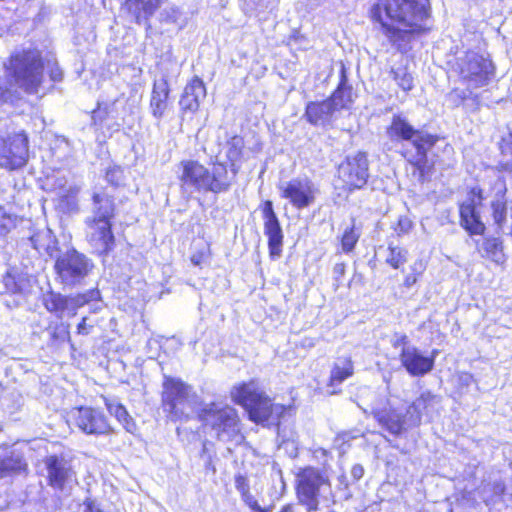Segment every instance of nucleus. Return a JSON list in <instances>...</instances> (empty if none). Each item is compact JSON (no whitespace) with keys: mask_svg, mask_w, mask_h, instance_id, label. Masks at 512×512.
Wrapping results in <instances>:
<instances>
[{"mask_svg":"<svg viewBox=\"0 0 512 512\" xmlns=\"http://www.w3.org/2000/svg\"><path fill=\"white\" fill-rule=\"evenodd\" d=\"M388 43L401 53L411 49L415 35L425 29L429 0H378L371 10Z\"/></svg>","mask_w":512,"mask_h":512,"instance_id":"f257e3e1","label":"nucleus"},{"mask_svg":"<svg viewBox=\"0 0 512 512\" xmlns=\"http://www.w3.org/2000/svg\"><path fill=\"white\" fill-rule=\"evenodd\" d=\"M178 178L181 190L188 194L194 192L217 194L226 192L231 186L227 168L222 163L215 164L212 171H209L198 161L184 160L180 163Z\"/></svg>","mask_w":512,"mask_h":512,"instance_id":"f03ea898","label":"nucleus"},{"mask_svg":"<svg viewBox=\"0 0 512 512\" xmlns=\"http://www.w3.org/2000/svg\"><path fill=\"white\" fill-rule=\"evenodd\" d=\"M231 397L236 404L241 405L247 411L249 419L255 423L278 424L286 411L284 405L272 403L271 399L254 381L234 387Z\"/></svg>","mask_w":512,"mask_h":512,"instance_id":"7ed1b4c3","label":"nucleus"},{"mask_svg":"<svg viewBox=\"0 0 512 512\" xmlns=\"http://www.w3.org/2000/svg\"><path fill=\"white\" fill-rule=\"evenodd\" d=\"M7 81L26 93H37L43 81L41 52L35 48L15 51L4 64Z\"/></svg>","mask_w":512,"mask_h":512,"instance_id":"20e7f679","label":"nucleus"},{"mask_svg":"<svg viewBox=\"0 0 512 512\" xmlns=\"http://www.w3.org/2000/svg\"><path fill=\"white\" fill-rule=\"evenodd\" d=\"M114 201L105 193L93 194L91 216L85 220L87 239L100 254H107L114 245L111 219L114 216Z\"/></svg>","mask_w":512,"mask_h":512,"instance_id":"39448f33","label":"nucleus"},{"mask_svg":"<svg viewBox=\"0 0 512 512\" xmlns=\"http://www.w3.org/2000/svg\"><path fill=\"white\" fill-rule=\"evenodd\" d=\"M199 416L207 426L211 427L217 440L235 446L243 442L244 436L241 433L239 417L234 408L211 403L201 410Z\"/></svg>","mask_w":512,"mask_h":512,"instance_id":"423d86ee","label":"nucleus"},{"mask_svg":"<svg viewBox=\"0 0 512 512\" xmlns=\"http://www.w3.org/2000/svg\"><path fill=\"white\" fill-rule=\"evenodd\" d=\"M387 134L391 140L411 141L416 154L408 157V161L423 173L427 162V152L436 143V138L431 134L414 129L406 119L398 115L393 116Z\"/></svg>","mask_w":512,"mask_h":512,"instance_id":"0eeeda50","label":"nucleus"},{"mask_svg":"<svg viewBox=\"0 0 512 512\" xmlns=\"http://www.w3.org/2000/svg\"><path fill=\"white\" fill-rule=\"evenodd\" d=\"M162 402L172 419L181 420L189 418L196 411L198 396L181 380L165 377Z\"/></svg>","mask_w":512,"mask_h":512,"instance_id":"6e6552de","label":"nucleus"},{"mask_svg":"<svg viewBox=\"0 0 512 512\" xmlns=\"http://www.w3.org/2000/svg\"><path fill=\"white\" fill-rule=\"evenodd\" d=\"M453 69L471 88L487 85L494 75L492 61L474 51L460 53L455 59Z\"/></svg>","mask_w":512,"mask_h":512,"instance_id":"1a4fd4ad","label":"nucleus"},{"mask_svg":"<svg viewBox=\"0 0 512 512\" xmlns=\"http://www.w3.org/2000/svg\"><path fill=\"white\" fill-rule=\"evenodd\" d=\"M331 493L328 477L320 470L312 467L303 469L297 475V496L308 512L317 511L319 497Z\"/></svg>","mask_w":512,"mask_h":512,"instance_id":"9d476101","label":"nucleus"},{"mask_svg":"<svg viewBox=\"0 0 512 512\" xmlns=\"http://www.w3.org/2000/svg\"><path fill=\"white\" fill-rule=\"evenodd\" d=\"M48 485L61 493L68 494L78 483L73 458L67 453L48 455L43 459Z\"/></svg>","mask_w":512,"mask_h":512,"instance_id":"9b49d317","label":"nucleus"},{"mask_svg":"<svg viewBox=\"0 0 512 512\" xmlns=\"http://www.w3.org/2000/svg\"><path fill=\"white\" fill-rule=\"evenodd\" d=\"M94 267L93 262L75 249H68L55 261V271L60 282L69 287L81 284Z\"/></svg>","mask_w":512,"mask_h":512,"instance_id":"f8f14e48","label":"nucleus"},{"mask_svg":"<svg viewBox=\"0 0 512 512\" xmlns=\"http://www.w3.org/2000/svg\"><path fill=\"white\" fill-rule=\"evenodd\" d=\"M361 392L362 394L373 395L375 397L370 404L371 412L374 414L379 424L391 434L399 435L409 428L418 426L417 424L410 423V414H407V410L405 414H401L395 409H387L386 403L388 400L386 396L378 397L376 393L368 387L362 388Z\"/></svg>","mask_w":512,"mask_h":512,"instance_id":"ddd939ff","label":"nucleus"},{"mask_svg":"<svg viewBox=\"0 0 512 512\" xmlns=\"http://www.w3.org/2000/svg\"><path fill=\"white\" fill-rule=\"evenodd\" d=\"M368 159L365 153L349 155L338 167L339 178L349 189H360L368 180Z\"/></svg>","mask_w":512,"mask_h":512,"instance_id":"4468645a","label":"nucleus"},{"mask_svg":"<svg viewBox=\"0 0 512 512\" xmlns=\"http://www.w3.org/2000/svg\"><path fill=\"white\" fill-rule=\"evenodd\" d=\"M28 159V139L18 133L7 138L0 137V166L17 169L24 166Z\"/></svg>","mask_w":512,"mask_h":512,"instance_id":"2eb2a0df","label":"nucleus"},{"mask_svg":"<svg viewBox=\"0 0 512 512\" xmlns=\"http://www.w3.org/2000/svg\"><path fill=\"white\" fill-rule=\"evenodd\" d=\"M73 423L84 433L92 435H105L112 432L107 417L98 409L79 407L71 411Z\"/></svg>","mask_w":512,"mask_h":512,"instance_id":"dca6fc26","label":"nucleus"},{"mask_svg":"<svg viewBox=\"0 0 512 512\" xmlns=\"http://www.w3.org/2000/svg\"><path fill=\"white\" fill-rule=\"evenodd\" d=\"M283 198L289 200L293 207L302 210L314 204L319 193L317 186L308 178H296L282 186Z\"/></svg>","mask_w":512,"mask_h":512,"instance_id":"f3484780","label":"nucleus"},{"mask_svg":"<svg viewBox=\"0 0 512 512\" xmlns=\"http://www.w3.org/2000/svg\"><path fill=\"white\" fill-rule=\"evenodd\" d=\"M483 200L482 189L473 187L468 193L467 199L460 205L461 225L470 234L481 235L485 230V225L476 211L477 205H481Z\"/></svg>","mask_w":512,"mask_h":512,"instance_id":"a211bd4d","label":"nucleus"},{"mask_svg":"<svg viewBox=\"0 0 512 512\" xmlns=\"http://www.w3.org/2000/svg\"><path fill=\"white\" fill-rule=\"evenodd\" d=\"M262 217L264 221V234L268 238L269 254L272 259L281 256L283 246V231L277 215L274 212L273 204L267 200L263 204Z\"/></svg>","mask_w":512,"mask_h":512,"instance_id":"6ab92c4d","label":"nucleus"},{"mask_svg":"<svg viewBox=\"0 0 512 512\" xmlns=\"http://www.w3.org/2000/svg\"><path fill=\"white\" fill-rule=\"evenodd\" d=\"M90 299L87 295L67 297L50 291L44 295L43 302L49 312L55 314L58 318H64L74 316L77 309L85 305Z\"/></svg>","mask_w":512,"mask_h":512,"instance_id":"aec40b11","label":"nucleus"},{"mask_svg":"<svg viewBox=\"0 0 512 512\" xmlns=\"http://www.w3.org/2000/svg\"><path fill=\"white\" fill-rule=\"evenodd\" d=\"M436 354L434 350L432 356H424L415 346H406L402 347L400 361L411 376H423L433 369Z\"/></svg>","mask_w":512,"mask_h":512,"instance_id":"412c9836","label":"nucleus"},{"mask_svg":"<svg viewBox=\"0 0 512 512\" xmlns=\"http://www.w3.org/2000/svg\"><path fill=\"white\" fill-rule=\"evenodd\" d=\"M336 111L328 98L323 101H311L306 105L305 117L314 126L331 125L336 118Z\"/></svg>","mask_w":512,"mask_h":512,"instance_id":"4be33fe9","label":"nucleus"},{"mask_svg":"<svg viewBox=\"0 0 512 512\" xmlns=\"http://www.w3.org/2000/svg\"><path fill=\"white\" fill-rule=\"evenodd\" d=\"M355 98L356 94L353 91V87L348 83L346 70L342 65L339 84L328 100L331 102L336 113H338L342 110H350Z\"/></svg>","mask_w":512,"mask_h":512,"instance_id":"5701e85b","label":"nucleus"},{"mask_svg":"<svg viewBox=\"0 0 512 512\" xmlns=\"http://www.w3.org/2000/svg\"><path fill=\"white\" fill-rule=\"evenodd\" d=\"M493 200L491 202L492 216L498 226L506 221L507 206L505 195L507 192L505 179L498 175L491 186Z\"/></svg>","mask_w":512,"mask_h":512,"instance_id":"b1692460","label":"nucleus"},{"mask_svg":"<svg viewBox=\"0 0 512 512\" xmlns=\"http://www.w3.org/2000/svg\"><path fill=\"white\" fill-rule=\"evenodd\" d=\"M206 96V89L203 81L195 77L184 88L179 105L183 111L195 112L198 110L200 100Z\"/></svg>","mask_w":512,"mask_h":512,"instance_id":"393cba45","label":"nucleus"},{"mask_svg":"<svg viewBox=\"0 0 512 512\" xmlns=\"http://www.w3.org/2000/svg\"><path fill=\"white\" fill-rule=\"evenodd\" d=\"M29 240L38 252H45L49 257L55 259V261L59 256H62L58 247V241L50 229L36 232Z\"/></svg>","mask_w":512,"mask_h":512,"instance_id":"a878e982","label":"nucleus"},{"mask_svg":"<svg viewBox=\"0 0 512 512\" xmlns=\"http://www.w3.org/2000/svg\"><path fill=\"white\" fill-rule=\"evenodd\" d=\"M169 96V85L166 79L162 78L154 82L150 108L155 118L160 119L167 108V99Z\"/></svg>","mask_w":512,"mask_h":512,"instance_id":"bb28decb","label":"nucleus"},{"mask_svg":"<svg viewBox=\"0 0 512 512\" xmlns=\"http://www.w3.org/2000/svg\"><path fill=\"white\" fill-rule=\"evenodd\" d=\"M354 374V365L350 357H338L331 368L329 387L336 388Z\"/></svg>","mask_w":512,"mask_h":512,"instance_id":"cd10ccee","label":"nucleus"},{"mask_svg":"<svg viewBox=\"0 0 512 512\" xmlns=\"http://www.w3.org/2000/svg\"><path fill=\"white\" fill-rule=\"evenodd\" d=\"M436 403H438L436 395L430 391L423 392L407 407V414H410V423L420 425L422 413L428 412Z\"/></svg>","mask_w":512,"mask_h":512,"instance_id":"c85d7f7f","label":"nucleus"},{"mask_svg":"<svg viewBox=\"0 0 512 512\" xmlns=\"http://www.w3.org/2000/svg\"><path fill=\"white\" fill-rule=\"evenodd\" d=\"M26 470L27 463L20 453L11 451L3 458H0V480L20 474Z\"/></svg>","mask_w":512,"mask_h":512,"instance_id":"c756f323","label":"nucleus"},{"mask_svg":"<svg viewBox=\"0 0 512 512\" xmlns=\"http://www.w3.org/2000/svg\"><path fill=\"white\" fill-rule=\"evenodd\" d=\"M81 191V187L75 183L69 184V186L63 191L57 194L58 206L64 213H76L79 210L78 195Z\"/></svg>","mask_w":512,"mask_h":512,"instance_id":"7c9ffc66","label":"nucleus"},{"mask_svg":"<svg viewBox=\"0 0 512 512\" xmlns=\"http://www.w3.org/2000/svg\"><path fill=\"white\" fill-rule=\"evenodd\" d=\"M477 249L482 257L490 259L497 264H503L506 260L502 241L499 238H487Z\"/></svg>","mask_w":512,"mask_h":512,"instance_id":"2f4dec72","label":"nucleus"},{"mask_svg":"<svg viewBox=\"0 0 512 512\" xmlns=\"http://www.w3.org/2000/svg\"><path fill=\"white\" fill-rule=\"evenodd\" d=\"M105 404L109 413L122 424L127 432L134 433L136 431V423L121 403L115 400H106Z\"/></svg>","mask_w":512,"mask_h":512,"instance_id":"473e14b6","label":"nucleus"},{"mask_svg":"<svg viewBox=\"0 0 512 512\" xmlns=\"http://www.w3.org/2000/svg\"><path fill=\"white\" fill-rule=\"evenodd\" d=\"M2 282L6 292L10 294H24L29 286L26 276L13 270L7 271Z\"/></svg>","mask_w":512,"mask_h":512,"instance_id":"72a5a7b5","label":"nucleus"},{"mask_svg":"<svg viewBox=\"0 0 512 512\" xmlns=\"http://www.w3.org/2000/svg\"><path fill=\"white\" fill-rule=\"evenodd\" d=\"M389 75L405 94L413 89L414 78L405 65L391 67Z\"/></svg>","mask_w":512,"mask_h":512,"instance_id":"f704fd0d","label":"nucleus"},{"mask_svg":"<svg viewBox=\"0 0 512 512\" xmlns=\"http://www.w3.org/2000/svg\"><path fill=\"white\" fill-rule=\"evenodd\" d=\"M504 491V482L501 480H496L493 483H484L479 489V494L485 504L490 505L494 502V498L501 496Z\"/></svg>","mask_w":512,"mask_h":512,"instance_id":"c9c22d12","label":"nucleus"},{"mask_svg":"<svg viewBox=\"0 0 512 512\" xmlns=\"http://www.w3.org/2000/svg\"><path fill=\"white\" fill-rule=\"evenodd\" d=\"M227 158L230 161L233 173H237L236 162L240 159L243 148V140L240 137H233L227 144Z\"/></svg>","mask_w":512,"mask_h":512,"instance_id":"e433bc0d","label":"nucleus"},{"mask_svg":"<svg viewBox=\"0 0 512 512\" xmlns=\"http://www.w3.org/2000/svg\"><path fill=\"white\" fill-rule=\"evenodd\" d=\"M408 252L406 249L398 246H389L388 255L386 256V262L394 269L400 268L407 261Z\"/></svg>","mask_w":512,"mask_h":512,"instance_id":"4c0bfd02","label":"nucleus"},{"mask_svg":"<svg viewBox=\"0 0 512 512\" xmlns=\"http://www.w3.org/2000/svg\"><path fill=\"white\" fill-rule=\"evenodd\" d=\"M45 186L48 191L58 194L59 192L66 189L69 186V184L65 176L52 175L50 177H47Z\"/></svg>","mask_w":512,"mask_h":512,"instance_id":"58836bf2","label":"nucleus"},{"mask_svg":"<svg viewBox=\"0 0 512 512\" xmlns=\"http://www.w3.org/2000/svg\"><path fill=\"white\" fill-rule=\"evenodd\" d=\"M358 239L359 235L355 232L353 227L346 229L341 239L342 250L346 253L351 252Z\"/></svg>","mask_w":512,"mask_h":512,"instance_id":"ea45409f","label":"nucleus"},{"mask_svg":"<svg viewBox=\"0 0 512 512\" xmlns=\"http://www.w3.org/2000/svg\"><path fill=\"white\" fill-rule=\"evenodd\" d=\"M15 99H17L16 91L12 88L4 87L0 83V107L6 103H12Z\"/></svg>","mask_w":512,"mask_h":512,"instance_id":"a19ab883","label":"nucleus"},{"mask_svg":"<svg viewBox=\"0 0 512 512\" xmlns=\"http://www.w3.org/2000/svg\"><path fill=\"white\" fill-rule=\"evenodd\" d=\"M48 69H49V76L52 81L58 82L61 81L63 78V72L61 68L58 66L57 62L54 61L51 63L50 61L47 62Z\"/></svg>","mask_w":512,"mask_h":512,"instance_id":"79ce46f5","label":"nucleus"},{"mask_svg":"<svg viewBox=\"0 0 512 512\" xmlns=\"http://www.w3.org/2000/svg\"><path fill=\"white\" fill-rule=\"evenodd\" d=\"M242 497V500L245 502L247 506H249L252 510L257 512H269L268 509L262 508L257 500L254 498V496L249 492Z\"/></svg>","mask_w":512,"mask_h":512,"instance_id":"37998d69","label":"nucleus"},{"mask_svg":"<svg viewBox=\"0 0 512 512\" xmlns=\"http://www.w3.org/2000/svg\"><path fill=\"white\" fill-rule=\"evenodd\" d=\"M50 334L54 340H61V341H64L69 335L67 327L64 326V324H59V325H56L55 327H53Z\"/></svg>","mask_w":512,"mask_h":512,"instance_id":"c03bdc74","label":"nucleus"},{"mask_svg":"<svg viewBox=\"0 0 512 512\" xmlns=\"http://www.w3.org/2000/svg\"><path fill=\"white\" fill-rule=\"evenodd\" d=\"M162 0H141L145 18L152 15Z\"/></svg>","mask_w":512,"mask_h":512,"instance_id":"a18cd8bd","label":"nucleus"},{"mask_svg":"<svg viewBox=\"0 0 512 512\" xmlns=\"http://www.w3.org/2000/svg\"><path fill=\"white\" fill-rule=\"evenodd\" d=\"M278 436H279V438H281L280 445L284 446V448L287 450H291V453H294L296 455L298 446H297V442L294 439V437H292L291 439H288V438L286 439L285 435H283L281 431L278 432Z\"/></svg>","mask_w":512,"mask_h":512,"instance_id":"49530a36","label":"nucleus"},{"mask_svg":"<svg viewBox=\"0 0 512 512\" xmlns=\"http://www.w3.org/2000/svg\"><path fill=\"white\" fill-rule=\"evenodd\" d=\"M235 487L240 492L241 496L250 492L248 481L242 475H237L235 477Z\"/></svg>","mask_w":512,"mask_h":512,"instance_id":"de8ad7c7","label":"nucleus"},{"mask_svg":"<svg viewBox=\"0 0 512 512\" xmlns=\"http://www.w3.org/2000/svg\"><path fill=\"white\" fill-rule=\"evenodd\" d=\"M82 512H103L100 505L93 499L87 498L82 505Z\"/></svg>","mask_w":512,"mask_h":512,"instance_id":"09e8293b","label":"nucleus"},{"mask_svg":"<svg viewBox=\"0 0 512 512\" xmlns=\"http://www.w3.org/2000/svg\"><path fill=\"white\" fill-rule=\"evenodd\" d=\"M411 228H412V222L409 218H407V217L399 218L398 224L396 227V231L398 233H407L410 231Z\"/></svg>","mask_w":512,"mask_h":512,"instance_id":"8fccbe9b","label":"nucleus"},{"mask_svg":"<svg viewBox=\"0 0 512 512\" xmlns=\"http://www.w3.org/2000/svg\"><path fill=\"white\" fill-rule=\"evenodd\" d=\"M207 259H208V255L203 251L196 252L191 256V262L195 266H201L203 263H205L207 261Z\"/></svg>","mask_w":512,"mask_h":512,"instance_id":"3c124183","label":"nucleus"},{"mask_svg":"<svg viewBox=\"0 0 512 512\" xmlns=\"http://www.w3.org/2000/svg\"><path fill=\"white\" fill-rule=\"evenodd\" d=\"M346 265L344 263H336L333 268L335 281L339 282L340 278L344 276Z\"/></svg>","mask_w":512,"mask_h":512,"instance_id":"603ef678","label":"nucleus"},{"mask_svg":"<svg viewBox=\"0 0 512 512\" xmlns=\"http://www.w3.org/2000/svg\"><path fill=\"white\" fill-rule=\"evenodd\" d=\"M119 173H120V171L117 170V169L108 170L106 172V179H107V181L112 183V184H118L119 178H118L117 175Z\"/></svg>","mask_w":512,"mask_h":512,"instance_id":"864d4df0","label":"nucleus"},{"mask_svg":"<svg viewBox=\"0 0 512 512\" xmlns=\"http://www.w3.org/2000/svg\"><path fill=\"white\" fill-rule=\"evenodd\" d=\"M351 475L355 480H359L364 475V469L361 465H354L351 469Z\"/></svg>","mask_w":512,"mask_h":512,"instance_id":"5fc2aeb1","label":"nucleus"},{"mask_svg":"<svg viewBox=\"0 0 512 512\" xmlns=\"http://www.w3.org/2000/svg\"><path fill=\"white\" fill-rule=\"evenodd\" d=\"M77 332L81 335H87L89 333V328L86 325V318H83L82 321L78 324Z\"/></svg>","mask_w":512,"mask_h":512,"instance_id":"6e6d98bb","label":"nucleus"},{"mask_svg":"<svg viewBox=\"0 0 512 512\" xmlns=\"http://www.w3.org/2000/svg\"><path fill=\"white\" fill-rule=\"evenodd\" d=\"M417 282V277L414 274H409L404 279V286L407 288L412 287Z\"/></svg>","mask_w":512,"mask_h":512,"instance_id":"4d7b16f0","label":"nucleus"},{"mask_svg":"<svg viewBox=\"0 0 512 512\" xmlns=\"http://www.w3.org/2000/svg\"><path fill=\"white\" fill-rule=\"evenodd\" d=\"M407 342H408V338H407V336H406V335H402L400 338H398V339L394 342L393 346H394L395 348H398V347H400V346L406 347V346H408V345H407Z\"/></svg>","mask_w":512,"mask_h":512,"instance_id":"13d9d810","label":"nucleus"},{"mask_svg":"<svg viewBox=\"0 0 512 512\" xmlns=\"http://www.w3.org/2000/svg\"><path fill=\"white\" fill-rule=\"evenodd\" d=\"M293 506L292 505H285L280 512H293Z\"/></svg>","mask_w":512,"mask_h":512,"instance_id":"bf43d9fd","label":"nucleus"},{"mask_svg":"<svg viewBox=\"0 0 512 512\" xmlns=\"http://www.w3.org/2000/svg\"><path fill=\"white\" fill-rule=\"evenodd\" d=\"M137 8H139V9H142V10H143V4L141 3V0H138V2H137Z\"/></svg>","mask_w":512,"mask_h":512,"instance_id":"052dcab7","label":"nucleus"},{"mask_svg":"<svg viewBox=\"0 0 512 512\" xmlns=\"http://www.w3.org/2000/svg\"><path fill=\"white\" fill-rule=\"evenodd\" d=\"M137 22L140 23L141 15L136 16Z\"/></svg>","mask_w":512,"mask_h":512,"instance_id":"680f3d73","label":"nucleus"},{"mask_svg":"<svg viewBox=\"0 0 512 512\" xmlns=\"http://www.w3.org/2000/svg\"><path fill=\"white\" fill-rule=\"evenodd\" d=\"M206 449H207V448H206V444H204V445H203V453H205V452H206Z\"/></svg>","mask_w":512,"mask_h":512,"instance_id":"e2e57ef3","label":"nucleus"}]
</instances>
